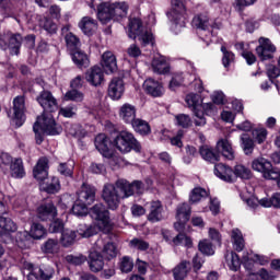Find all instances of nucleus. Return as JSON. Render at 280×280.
<instances>
[{"mask_svg":"<svg viewBox=\"0 0 280 280\" xmlns=\"http://www.w3.org/2000/svg\"><path fill=\"white\" fill-rule=\"evenodd\" d=\"M3 215L4 214H0V229H2L4 233H14V231H16V223L12 221V219Z\"/></svg>","mask_w":280,"mask_h":280,"instance_id":"nucleus-41","label":"nucleus"},{"mask_svg":"<svg viewBox=\"0 0 280 280\" xmlns=\"http://www.w3.org/2000/svg\"><path fill=\"white\" fill-rule=\"evenodd\" d=\"M80 202H85V205H93L95 202V187L83 184L81 189L77 192Z\"/></svg>","mask_w":280,"mask_h":280,"instance_id":"nucleus-15","label":"nucleus"},{"mask_svg":"<svg viewBox=\"0 0 280 280\" xmlns=\"http://www.w3.org/2000/svg\"><path fill=\"white\" fill-rule=\"evenodd\" d=\"M39 25L43 27V30L48 32V34H56V32L58 31V26L56 25V23L47 18L40 20Z\"/></svg>","mask_w":280,"mask_h":280,"instance_id":"nucleus-54","label":"nucleus"},{"mask_svg":"<svg viewBox=\"0 0 280 280\" xmlns=\"http://www.w3.org/2000/svg\"><path fill=\"white\" fill-rule=\"evenodd\" d=\"M22 44H23V37L21 36V34L12 35L9 38L8 48L10 50L11 56H19Z\"/></svg>","mask_w":280,"mask_h":280,"instance_id":"nucleus-32","label":"nucleus"},{"mask_svg":"<svg viewBox=\"0 0 280 280\" xmlns=\"http://www.w3.org/2000/svg\"><path fill=\"white\" fill-rule=\"evenodd\" d=\"M71 56L74 65H77V67H79L80 69H82V67L84 68L89 67L91 62L89 60V55L80 50V48H78L77 50H72Z\"/></svg>","mask_w":280,"mask_h":280,"instance_id":"nucleus-31","label":"nucleus"},{"mask_svg":"<svg viewBox=\"0 0 280 280\" xmlns=\"http://www.w3.org/2000/svg\"><path fill=\"white\" fill-rule=\"evenodd\" d=\"M47 233V230H45V226L39 223H33L31 226V237L33 240H40L45 234Z\"/></svg>","mask_w":280,"mask_h":280,"instance_id":"nucleus-50","label":"nucleus"},{"mask_svg":"<svg viewBox=\"0 0 280 280\" xmlns=\"http://www.w3.org/2000/svg\"><path fill=\"white\" fill-rule=\"evenodd\" d=\"M221 51L223 54V58H222V62H223V67H229V65H231V62H233L235 60V55H233V52L226 50L225 46L221 47Z\"/></svg>","mask_w":280,"mask_h":280,"instance_id":"nucleus-58","label":"nucleus"},{"mask_svg":"<svg viewBox=\"0 0 280 280\" xmlns=\"http://www.w3.org/2000/svg\"><path fill=\"white\" fill-rule=\"evenodd\" d=\"M199 154L205 161H209V163L220 161V153L207 144L199 148Z\"/></svg>","mask_w":280,"mask_h":280,"instance_id":"nucleus-29","label":"nucleus"},{"mask_svg":"<svg viewBox=\"0 0 280 280\" xmlns=\"http://www.w3.org/2000/svg\"><path fill=\"white\" fill-rule=\"evenodd\" d=\"M226 261L230 269L234 272L240 270V266H242V261H240V256L232 252L230 255H226Z\"/></svg>","mask_w":280,"mask_h":280,"instance_id":"nucleus-46","label":"nucleus"},{"mask_svg":"<svg viewBox=\"0 0 280 280\" xmlns=\"http://www.w3.org/2000/svg\"><path fill=\"white\" fill-rule=\"evenodd\" d=\"M65 40L69 50L77 51V49H80V38H78L73 33H68L65 36Z\"/></svg>","mask_w":280,"mask_h":280,"instance_id":"nucleus-44","label":"nucleus"},{"mask_svg":"<svg viewBox=\"0 0 280 280\" xmlns=\"http://www.w3.org/2000/svg\"><path fill=\"white\" fill-rule=\"evenodd\" d=\"M38 128H40V130L46 135H60V132H62V128L56 126V120H54V116H51V114H43L37 117V120L33 126L35 140L38 145L43 143V136L38 131Z\"/></svg>","mask_w":280,"mask_h":280,"instance_id":"nucleus-2","label":"nucleus"},{"mask_svg":"<svg viewBox=\"0 0 280 280\" xmlns=\"http://www.w3.org/2000/svg\"><path fill=\"white\" fill-rule=\"evenodd\" d=\"M26 110L27 108L25 107V96H16L13 100V121H15L18 128L23 126Z\"/></svg>","mask_w":280,"mask_h":280,"instance_id":"nucleus-10","label":"nucleus"},{"mask_svg":"<svg viewBox=\"0 0 280 280\" xmlns=\"http://www.w3.org/2000/svg\"><path fill=\"white\" fill-rule=\"evenodd\" d=\"M66 259L67 261H69V264H73L74 266H82V264L86 261V258L83 255H80V256L69 255L66 257Z\"/></svg>","mask_w":280,"mask_h":280,"instance_id":"nucleus-63","label":"nucleus"},{"mask_svg":"<svg viewBox=\"0 0 280 280\" xmlns=\"http://www.w3.org/2000/svg\"><path fill=\"white\" fill-rule=\"evenodd\" d=\"M37 102L46 113H56L58 110V101L49 91H43L37 96Z\"/></svg>","mask_w":280,"mask_h":280,"instance_id":"nucleus-11","label":"nucleus"},{"mask_svg":"<svg viewBox=\"0 0 280 280\" xmlns=\"http://www.w3.org/2000/svg\"><path fill=\"white\" fill-rule=\"evenodd\" d=\"M252 168L255 172H260L262 177L267 180H270L271 176H277V173H275L277 168L272 167V163H270V161H268L266 158H258L253 160Z\"/></svg>","mask_w":280,"mask_h":280,"instance_id":"nucleus-7","label":"nucleus"},{"mask_svg":"<svg viewBox=\"0 0 280 280\" xmlns=\"http://www.w3.org/2000/svg\"><path fill=\"white\" fill-rule=\"evenodd\" d=\"M65 100L67 102H83L84 93H82L75 89H72L65 94Z\"/></svg>","mask_w":280,"mask_h":280,"instance_id":"nucleus-49","label":"nucleus"},{"mask_svg":"<svg viewBox=\"0 0 280 280\" xmlns=\"http://www.w3.org/2000/svg\"><path fill=\"white\" fill-rule=\"evenodd\" d=\"M214 174L221 180L225 183H233V168L231 166L225 165L223 163H219L214 165Z\"/></svg>","mask_w":280,"mask_h":280,"instance_id":"nucleus-24","label":"nucleus"},{"mask_svg":"<svg viewBox=\"0 0 280 280\" xmlns=\"http://www.w3.org/2000/svg\"><path fill=\"white\" fill-rule=\"evenodd\" d=\"M124 80L121 78L112 79L108 85V95L112 100H121V95H124Z\"/></svg>","mask_w":280,"mask_h":280,"instance_id":"nucleus-19","label":"nucleus"},{"mask_svg":"<svg viewBox=\"0 0 280 280\" xmlns=\"http://www.w3.org/2000/svg\"><path fill=\"white\" fill-rule=\"evenodd\" d=\"M233 174L237 178H243L244 180H249V178H253V172H250V168L242 164L234 166Z\"/></svg>","mask_w":280,"mask_h":280,"instance_id":"nucleus-39","label":"nucleus"},{"mask_svg":"<svg viewBox=\"0 0 280 280\" xmlns=\"http://www.w3.org/2000/svg\"><path fill=\"white\" fill-rule=\"evenodd\" d=\"M112 5L114 8L115 21H119V19H126V16H128V10H130V4H128V2H113Z\"/></svg>","mask_w":280,"mask_h":280,"instance_id":"nucleus-30","label":"nucleus"},{"mask_svg":"<svg viewBox=\"0 0 280 280\" xmlns=\"http://www.w3.org/2000/svg\"><path fill=\"white\" fill-rule=\"evenodd\" d=\"M90 213L92 219L98 222V231H106V229L110 226V212L104 203L94 205L91 208Z\"/></svg>","mask_w":280,"mask_h":280,"instance_id":"nucleus-5","label":"nucleus"},{"mask_svg":"<svg viewBox=\"0 0 280 280\" xmlns=\"http://www.w3.org/2000/svg\"><path fill=\"white\" fill-rule=\"evenodd\" d=\"M192 27L196 30H208L209 28V16L199 14L192 19Z\"/></svg>","mask_w":280,"mask_h":280,"instance_id":"nucleus-43","label":"nucleus"},{"mask_svg":"<svg viewBox=\"0 0 280 280\" xmlns=\"http://www.w3.org/2000/svg\"><path fill=\"white\" fill-rule=\"evenodd\" d=\"M119 268L121 272H125V273L132 272V269L135 268V262L132 261V258L128 256H124L120 259Z\"/></svg>","mask_w":280,"mask_h":280,"instance_id":"nucleus-53","label":"nucleus"},{"mask_svg":"<svg viewBox=\"0 0 280 280\" xmlns=\"http://www.w3.org/2000/svg\"><path fill=\"white\" fill-rule=\"evenodd\" d=\"M101 65L106 73H115L117 71V57L113 51L107 50L102 55Z\"/></svg>","mask_w":280,"mask_h":280,"instance_id":"nucleus-16","label":"nucleus"},{"mask_svg":"<svg viewBox=\"0 0 280 280\" xmlns=\"http://www.w3.org/2000/svg\"><path fill=\"white\" fill-rule=\"evenodd\" d=\"M49 160L47 158H40L33 170V176L36 180H45L48 176L47 167Z\"/></svg>","mask_w":280,"mask_h":280,"instance_id":"nucleus-26","label":"nucleus"},{"mask_svg":"<svg viewBox=\"0 0 280 280\" xmlns=\"http://www.w3.org/2000/svg\"><path fill=\"white\" fill-rule=\"evenodd\" d=\"M14 163V160L11 158L10 153L0 154V167H8Z\"/></svg>","mask_w":280,"mask_h":280,"instance_id":"nucleus-62","label":"nucleus"},{"mask_svg":"<svg viewBox=\"0 0 280 280\" xmlns=\"http://www.w3.org/2000/svg\"><path fill=\"white\" fill-rule=\"evenodd\" d=\"M198 248L202 255H213L215 253V250H213V244L208 240L200 241Z\"/></svg>","mask_w":280,"mask_h":280,"instance_id":"nucleus-55","label":"nucleus"},{"mask_svg":"<svg viewBox=\"0 0 280 280\" xmlns=\"http://www.w3.org/2000/svg\"><path fill=\"white\" fill-rule=\"evenodd\" d=\"M191 218V207L188 203H182L177 207L176 220H182L183 222H189Z\"/></svg>","mask_w":280,"mask_h":280,"instance_id":"nucleus-37","label":"nucleus"},{"mask_svg":"<svg viewBox=\"0 0 280 280\" xmlns=\"http://www.w3.org/2000/svg\"><path fill=\"white\" fill-rule=\"evenodd\" d=\"M172 243L174 246H180V244H184L186 248H191L194 246V242L191 241V237L185 235L184 233L177 234L173 240Z\"/></svg>","mask_w":280,"mask_h":280,"instance_id":"nucleus-45","label":"nucleus"},{"mask_svg":"<svg viewBox=\"0 0 280 280\" xmlns=\"http://www.w3.org/2000/svg\"><path fill=\"white\" fill-rule=\"evenodd\" d=\"M172 9L167 12V19L178 25L179 19L185 14V4L182 0H171Z\"/></svg>","mask_w":280,"mask_h":280,"instance_id":"nucleus-14","label":"nucleus"},{"mask_svg":"<svg viewBox=\"0 0 280 280\" xmlns=\"http://www.w3.org/2000/svg\"><path fill=\"white\" fill-rule=\"evenodd\" d=\"M94 144L105 159H113V142L106 133H98L95 137Z\"/></svg>","mask_w":280,"mask_h":280,"instance_id":"nucleus-8","label":"nucleus"},{"mask_svg":"<svg viewBox=\"0 0 280 280\" xmlns=\"http://www.w3.org/2000/svg\"><path fill=\"white\" fill-rule=\"evenodd\" d=\"M259 46L256 48V54L260 60H271L272 55L277 51L269 38L260 37L258 39Z\"/></svg>","mask_w":280,"mask_h":280,"instance_id":"nucleus-9","label":"nucleus"},{"mask_svg":"<svg viewBox=\"0 0 280 280\" xmlns=\"http://www.w3.org/2000/svg\"><path fill=\"white\" fill-rule=\"evenodd\" d=\"M85 80L92 86H101L104 82V70L97 66L90 68L85 72Z\"/></svg>","mask_w":280,"mask_h":280,"instance_id":"nucleus-13","label":"nucleus"},{"mask_svg":"<svg viewBox=\"0 0 280 280\" xmlns=\"http://www.w3.org/2000/svg\"><path fill=\"white\" fill-rule=\"evenodd\" d=\"M163 219V205L161 203V201H151L148 214L149 222H161V220Z\"/></svg>","mask_w":280,"mask_h":280,"instance_id":"nucleus-20","label":"nucleus"},{"mask_svg":"<svg viewBox=\"0 0 280 280\" xmlns=\"http://www.w3.org/2000/svg\"><path fill=\"white\" fill-rule=\"evenodd\" d=\"M209 194L201 187H196L191 190L189 196L190 205H195V202H200L202 198H207Z\"/></svg>","mask_w":280,"mask_h":280,"instance_id":"nucleus-42","label":"nucleus"},{"mask_svg":"<svg viewBox=\"0 0 280 280\" xmlns=\"http://www.w3.org/2000/svg\"><path fill=\"white\" fill-rule=\"evenodd\" d=\"M119 117L125 124H132L137 117V108L126 103L120 107Z\"/></svg>","mask_w":280,"mask_h":280,"instance_id":"nucleus-27","label":"nucleus"},{"mask_svg":"<svg viewBox=\"0 0 280 280\" xmlns=\"http://www.w3.org/2000/svg\"><path fill=\"white\" fill-rule=\"evenodd\" d=\"M37 272L39 275V279L42 280H51L56 270L51 266H46L42 268H37Z\"/></svg>","mask_w":280,"mask_h":280,"instance_id":"nucleus-52","label":"nucleus"},{"mask_svg":"<svg viewBox=\"0 0 280 280\" xmlns=\"http://www.w3.org/2000/svg\"><path fill=\"white\" fill-rule=\"evenodd\" d=\"M244 202H246L247 206L250 207V209H255L256 207H272V199L264 198V199H257V197L252 196L248 198H243Z\"/></svg>","mask_w":280,"mask_h":280,"instance_id":"nucleus-33","label":"nucleus"},{"mask_svg":"<svg viewBox=\"0 0 280 280\" xmlns=\"http://www.w3.org/2000/svg\"><path fill=\"white\" fill-rule=\"evenodd\" d=\"M191 270V262L189 260H182L174 269L173 276L175 280H184Z\"/></svg>","mask_w":280,"mask_h":280,"instance_id":"nucleus-28","label":"nucleus"},{"mask_svg":"<svg viewBox=\"0 0 280 280\" xmlns=\"http://www.w3.org/2000/svg\"><path fill=\"white\" fill-rule=\"evenodd\" d=\"M129 189L131 191V196H135V194H138V196H141L143 191L145 190L143 186V182L141 180H135L133 183H129Z\"/></svg>","mask_w":280,"mask_h":280,"instance_id":"nucleus-57","label":"nucleus"},{"mask_svg":"<svg viewBox=\"0 0 280 280\" xmlns=\"http://www.w3.org/2000/svg\"><path fill=\"white\" fill-rule=\"evenodd\" d=\"M175 120L177 126L180 128H189L191 127V117L187 114H179L175 116Z\"/></svg>","mask_w":280,"mask_h":280,"instance_id":"nucleus-56","label":"nucleus"},{"mask_svg":"<svg viewBox=\"0 0 280 280\" xmlns=\"http://www.w3.org/2000/svg\"><path fill=\"white\" fill-rule=\"evenodd\" d=\"M217 152L219 154L221 152L222 156L229 161H233V159H235V151H233V147L231 145L229 139H220L217 142Z\"/></svg>","mask_w":280,"mask_h":280,"instance_id":"nucleus-22","label":"nucleus"},{"mask_svg":"<svg viewBox=\"0 0 280 280\" xmlns=\"http://www.w3.org/2000/svg\"><path fill=\"white\" fill-rule=\"evenodd\" d=\"M86 202L84 201H80V199H77V201L74 202L73 207H72V213H74V215H86V213H89V208H86Z\"/></svg>","mask_w":280,"mask_h":280,"instance_id":"nucleus-51","label":"nucleus"},{"mask_svg":"<svg viewBox=\"0 0 280 280\" xmlns=\"http://www.w3.org/2000/svg\"><path fill=\"white\" fill-rule=\"evenodd\" d=\"M48 231L49 233H62L65 231V223L57 219L50 223Z\"/></svg>","mask_w":280,"mask_h":280,"instance_id":"nucleus-61","label":"nucleus"},{"mask_svg":"<svg viewBox=\"0 0 280 280\" xmlns=\"http://www.w3.org/2000/svg\"><path fill=\"white\" fill-rule=\"evenodd\" d=\"M267 75L270 80H275V79L279 78V75H280L279 68L275 65L267 66Z\"/></svg>","mask_w":280,"mask_h":280,"instance_id":"nucleus-64","label":"nucleus"},{"mask_svg":"<svg viewBox=\"0 0 280 280\" xmlns=\"http://www.w3.org/2000/svg\"><path fill=\"white\" fill-rule=\"evenodd\" d=\"M79 27L85 36H93L94 32H97V21L91 16H84L79 22Z\"/></svg>","mask_w":280,"mask_h":280,"instance_id":"nucleus-25","label":"nucleus"},{"mask_svg":"<svg viewBox=\"0 0 280 280\" xmlns=\"http://www.w3.org/2000/svg\"><path fill=\"white\" fill-rule=\"evenodd\" d=\"M129 244L131 248H137L138 250H148V248H150V244L140 238H133Z\"/></svg>","mask_w":280,"mask_h":280,"instance_id":"nucleus-59","label":"nucleus"},{"mask_svg":"<svg viewBox=\"0 0 280 280\" xmlns=\"http://www.w3.org/2000/svg\"><path fill=\"white\" fill-rule=\"evenodd\" d=\"M97 19L106 25V23H110V21H115V11L113 8V3L103 2L97 7Z\"/></svg>","mask_w":280,"mask_h":280,"instance_id":"nucleus-12","label":"nucleus"},{"mask_svg":"<svg viewBox=\"0 0 280 280\" xmlns=\"http://www.w3.org/2000/svg\"><path fill=\"white\" fill-rule=\"evenodd\" d=\"M91 272H101L104 269V256L100 252L91 250L88 257Z\"/></svg>","mask_w":280,"mask_h":280,"instance_id":"nucleus-17","label":"nucleus"},{"mask_svg":"<svg viewBox=\"0 0 280 280\" xmlns=\"http://www.w3.org/2000/svg\"><path fill=\"white\" fill-rule=\"evenodd\" d=\"M132 128L138 132L139 135L145 136L150 135L151 129H150V124L148 121L141 119V118H136L132 122Z\"/></svg>","mask_w":280,"mask_h":280,"instance_id":"nucleus-36","label":"nucleus"},{"mask_svg":"<svg viewBox=\"0 0 280 280\" xmlns=\"http://www.w3.org/2000/svg\"><path fill=\"white\" fill-rule=\"evenodd\" d=\"M113 144L116 150H119L122 154H128L131 150L135 152H141V143L135 139V136L128 131H120L115 139Z\"/></svg>","mask_w":280,"mask_h":280,"instance_id":"nucleus-4","label":"nucleus"},{"mask_svg":"<svg viewBox=\"0 0 280 280\" xmlns=\"http://www.w3.org/2000/svg\"><path fill=\"white\" fill-rule=\"evenodd\" d=\"M58 215V210L54 203L42 205L37 208V218L43 222H47V220H54Z\"/></svg>","mask_w":280,"mask_h":280,"instance_id":"nucleus-18","label":"nucleus"},{"mask_svg":"<svg viewBox=\"0 0 280 280\" xmlns=\"http://www.w3.org/2000/svg\"><path fill=\"white\" fill-rule=\"evenodd\" d=\"M143 89L152 97H161L163 95V84L154 79H147L143 83Z\"/></svg>","mask_w":280,"mask_h":280,"instance_id":"nucleus-21","label":"nucleus"},{"mask_svg":"<svg viewBox=\"0 0 280 280\" xmlns=\"http://www.w3.org/2000/svg\"><path fill=\"white\" fill-rule=\"evenodd\" d=\"M231 238L235 250H237V253H242V250H244V236L242 235V231H240V229H233Z\"/></svg>","mask_w":280,"mask_h":280,"instance_id":"nucleus-38","label":"nucleus"},{"mask_svg":"<svg viewBox=\"0 0 280 280\" xmlns=\"http://www.w3.org/2000/svg\"><path fill=\"white\" fill-rule=\"evenodd\" d=\"M241 140L243 143L244 154H246V156H250V154H253V150H255V142L247 135H243Z\"/></svg>","mask_w":280,"mask_h":280,"instance_id":"nucleus-47","label":"nucleus"},{"mask_svg":"<svg viewBox=\"0 0 280 280\" xmlns=\"http://www.w3.org/2000/svg\"><path fill=\"white\" fill-rule=\"evenodd\" d=\"M97 229L95 225H86L84 223L79 225V229L77 230V233L81 237H93V235H97Z\"/></svg>","mask_w":280,"mask_h":280,"instance_id":"nucleus-40","label":"nucleus"},{"mask_svg":"<svg viewBox=\"0 0 280 280\" xmlns=\"http://www.w3.org/2000/svg\"><path fill=\"white\" fill-rule=\"evenodd\" d=\"M44 253H58V240L49 238L44 244Z\"/></svg>","mask_w":280,"mask_h":280,"instance_id":"nucleus-60","label":"nucleus"},{"mask_svg":"<svg viewBox=\"0 0 280 280\" xmlns=\"http://www.w3.org/2000/svg\"><path fill=\"white\" fill-rule=\"evenodd\" d=\"M10 172L12 178H23L25 176V167L23 166V160L15 159L10 165Z\"/></svg>","mask_w":280,"mask_h":280,"instance_id":"nucleus-34","label":"nucleus"},{"mask_svg":"<svg viewBox=\"0 0 280 280\" xmlns=\"http://www.w3.org/2000/svg\"><path fill=\"white\" fill-rule=\"evenodd\" d=\"M128 36L129 38H138L142 47L148 45H154V35L148 28L143 27L140 19L133 18L129 20L128 24Z\"/></svg>","mask_w":280,"mask_h":280,"instance_id":"nucleus-3","label":"nucleus"},{"mask_svg":"<svg viewBox=\"0 0 280 280\" xmlns=\"http://www.w3.org/2000/svg\"><path fill=\"white\" fill-rule=\"evenodd\" d=\"M132 190H130V182L126 179H118L115 185L105 184L102 191V198L112 211L119 209L121 198H130Z\"/></svg>","mask_w":280,"mask_h":280,"instance_id":"nucleus-1","label":"nucleus"},{"mask_svg":"<svg viewBox=\"0 0 280 280\" xmlns=\"http://www.w3.org/2000/svg\"><path fill=\"white\" fill-rule=\"evenodd\" d=\"M75 231L73 230H63L61 232V238H60V243L61 246H65V248H69V246H73V244H75Z\"/></svg>","mask_w":280,"mask_h":280,"instance_id":"nucleus-35","label":"nucleus"},{"mask_svg":"<svg viewBox=\"0 0 280 280\" xmlns=\"http://www.w3.org/2000/svg\"><path fill=\"white\" fill-rule=\"evenodd\" d=\"M102 254L103 257L110 261V259H115V257H117V246L113 243H107L104 245Z\"/></svg>","mask_w":280,"mask_h":280,"instance_id":"nucleus-48","label":"nucleus"},{"mask_svg":"<svg viewBox=\"0 0 280 280\" xmlns=\"http://www.w3.org/2000/svg\"><path fill=\"white\" fill-rule=\"evenodd\" d=\"M185 102L188 108H191L197 117V119H195V126H206L207 119L205 118V113L198 110V108L202 104V98L200 97V94L190 93L186 95Z\"/></svg>","mask_w":280,"mask_h":280,"instance_id":"nucleus-6","label":"nucleus"},{"mask_svg":"<svg viewBox=\"0 0 280 280\" xmlns=\"http://www.w3.org/2000/svg\"><path fill=\"white\" fill-rule=\"evenodd\" d=\"M151 67L153 73H158L159 75L170 73V63H167V59H165L163 56L154 57Z\"/></svg>","mask_w":280,"mask_h":280,"instance_id":"nucleus-23","label":"nucleus"}]
</instances>
